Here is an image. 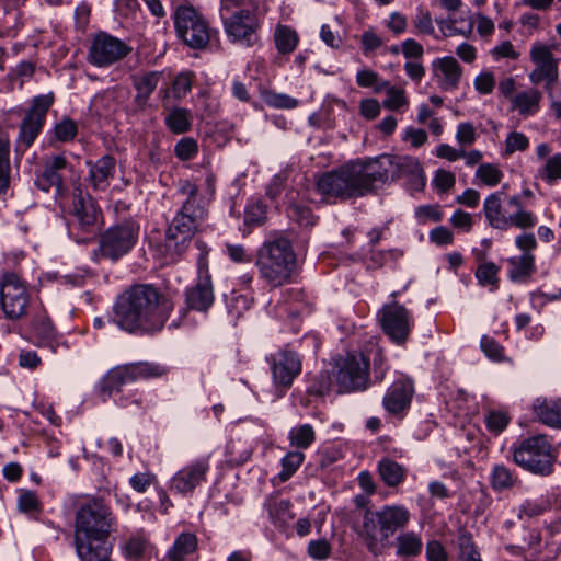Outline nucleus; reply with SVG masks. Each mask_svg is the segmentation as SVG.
Here are the masks:
<instances>
[{"label": "nucleus", "instance_id": "20e7f679", "mask_svg": "<svg viewBox=\"0 0 561 561\" xmlns=\"http://www.w3.org/2000/svg\"><path fill=\"white\" fill-rule=\"evenodd\" d=\"M513 460L524 470L547 477L553 472L557 456L547 436L535 435L520 442L513 451Z\"/></svg>", "mask_w": 561, "mask_h": 561}, {"label": "nucleus", "instance_id": "3c124183", "mask_svg": "<svg viewBox=\"0 0 561 561\" xmlns=\"http://www.w3.org/2000/svg\"><path fill=\"white\" fill-rule=\"evenodd\" d=\"M288 216L296 220L300 226L311 227L316 224V217L311 209L302 205H290L288 208Z\"/></svg>", "mask_w": 561, "mask_h": 561}, {"label": "nucleus", "instance_id": "f704fd0d", "mask_svg": "<svg viewBox=\"0 0 561 561\" xmlns=\"http://www.w3.org/2000/svg\"><path fill=\"white\" fill-rule=\"evenodd\" d=\"M167 127L174 134H184L191 129V114L187 110L176 107L164 118Z\"/></svg>", "mask_w": 561, "mask_h": 561}, {"label": "nucleus", "instance_id": "7c9ffc66", "mask_svg": "<svg viewBox=\"0 0 561 561\" xmlns=\"http://www.w3.org/2000/svg\"><path fill=\"white\" fill-rule=\"evenodd\" d=\"M377 471L382 482L389 488L400 485L407 477V469L388 457L378 462Z\"/></svg>", "mask_w": 561, "mask_h": 561}, {"label": "nucleus", "instance_id": "473e14b6", "mask_svg": "<svg viewBox=\"0 0 561 561\" xmlns=\"http://www.w3.org/2000/svg\"><path fill=\"white\" fill-rule=\"evenodd\" d=\"M192 240L193 237L167 231L163 244L165 262H175L181 259L187 251Z\"/></svg>", "mask_w": 561, "mask_h": 561}, {"label": "nucleus", "instance_id": "412c9836", "mask_svg": "<svg viewBox=\"0 0 561 561\" xmlns=\"http://www.w3.org/2000/svg\"><path fill=\"white\" fill-rule=\"evenodd\" d=\"M434 76L437 84L445 91L456 90L459 85L462 69L454 57H443L433 61Z\"/></svg>", "mask_w": 561, "mask_h": 561}, {"label": "nucleus", "instance_id": "603ef678", "mask_svg": "<svg viewBox=\"0 0 561 561\" xmlns=\"http://www.w3.org/2000/svg\"><path fill=\"white\" fill-rule=\"evenodd\" d=\"M18 507L21 512L27 514H35L41 510V503L33 491H22L18 500Z\"/></svg>", "mask_w": 561, "mask_h": 561}, {"label": "nucleus", "instance_id": "0e129e2a", "mask_svg": "<svg viewBox=\"0 0 561 561\" xmlns=\"http://www.w3.org/2000/svg\"><path fill=\"white\" fill-rule=\"evenodd\" d=\"M413 23L419 33L435 35V28L430 12L420 11L413 20Z\"/></svg>", "mask_w": 561, "mask_h": 561}, {"label": "nucleus", "instance_id": "72a5a7b5", "mask_svg": "<svg viewBox=\"0 0 561 561\" xmlns=\"http://www.w3.org/2000/svg\"><path fill=\"white\" fill-rule=\"evenodd\" d=\"M197 548V538L192 533H182L168 552L170 561H184Z\"/></svg>", "mask_w": 561, "mask_h": 561}, {"label": "nucleus", "instance_id": "58836bf2", "mask_svg": "<svg viewBox=\"0 0 561 561\" xmlns=\"http://www.w3.org/2000/svg\"><path fill=\"white\" fill-rule=\"evenodd\" d=\"M559 76L558 61L550 60L546 62L535 64L534 70L529 73V80L533 84H539L543 79L557 81Z\"/></svg>", "mask_w": 561, "mask_h": 561}, {"label": "nucleus", "instance_id": "ea45409f", "mask_svg": "<svg viewBox=\"0 0 561 561\" xmlns=\"http://www.w3.org/2000/svg\"><path fill=\"white\" fill-rule=\"evenodd\" d=\"M288 438L291 446L306 449L314 442L316 433L311 425L304 424L291 428Z\"/></svg>", "mask_w": 561, "mask_h": 561}, {"label": "nucleus", "instance_id": "8fccbe9b", "mask_svg": "<svg viewBox=\"0 0 561 561\" xmlns=\"http://www.w3.org/2000/svg\"><path fill=\"white\" fill-rule=\"evenodd\" d=\"M77 124L68 117L62 118L54 127V134L56 139L62 142L72 140L77 136Z\"/></svg>", "mask_w": 561, "mask_h": 561}, {"label": "nucleus", "instance_id": "1a4fd4ad", "mask_svg": "<svg viewBox=\"0 0 561 561\" xmlns=\"http://www.w3.org/2000/svg\"><path fill=\"white\" fill-rule=\"evenodd\" d=\"M168 369L157 363H131L116 366L102 380V392L111 396L122 390L124 385L140 379L158 378L165 375Z\"/></svg>", "mask_w": 561, "mask_h": 561}, {"label": "nucleus", "instance_id": "9b49d317", "mask_svg": "<svg viewBox=\"0 0 561 561\" xmlns=\"http://www.w3.org/2000/svg\"><path fill=\"white\" fill-rule=\"evenodd\" d=\"M55 102L53 92L33 98L31 107L27 110L20 125V131L16 139V147L30 148L46 122V115Z\"/></svg>", "mask_w": 561, "mask_h": 561}, {"label": "nucleus", "instance_id": "f257e3e1", "mask_svg": "<svg viewBox=\"0 0 561 561\" xmlns=\"http://www.w3.org/2000/svg\"><path fill=\"white\" fill-rule=\"evenodd\" d=\"M171 310V302L154 286L139 284L118 296L113 322L129 333H152L163 328Z\"/></svg>", "mask_w": 561, "mask_h": 561}, {"label": "nucleus", "instance_id": "338daca9", "mask_svg": "<svg viewBox=\"0 0 561 561\" xmlns=\"http://www.w3.org/2000/svg\"><path fill=\"white\" fill-rule=\"evenodd\" d=\"M426 558L428 561H447L448 556L439 541L431 540L426 545Z\"/></svg>", "mask_w": 561, "mask_h": 561}, {"label": "nucleus", "instance_id": "79ce46f5", "mask_svg": "<svg viewBox=\"0 0 561 561\" xmlns=\"http://www.w3.org/2000/svg\"><path fill=\"white\" fill-rule=\"evenodd\" d=\"M459 558L461 561H481L471 535L461 533L457 538Z\"/></svg>", "mask_w": 561, "mask_h": 561}, {"label": "nucleus", "instance_id": "0eeeda50", "mask_svg": "<svg viewBox=\"0 0 561 561\" xmlns=\"http://www.w3.org/2000/svg\"><path fill=\"white\" fill-rule=\"evenodd\" d=\"M174 26L178 37L192 49H205L218 35L206 19L194 8L181 5L174 13Z\"/></svg>", "mask_w": 561, "mask_h": 561}, {"label": "nucleus", "instance_id": "13d9d810", "mask_svg": "<svg viewBox=\"0 0 561 561\" xmlns=\"http://www.w3.org/2000/svg\"><path fill=\"white\" fill-rule=\"evenodd\" d=\"M486 427L494 434L501 433L508 425L510 419L504 412L492 411L486 415Z\"/></svg>", "mask_w": 561, "mask_h": 561}, {"label": "nucleus", "instance_id": "a19ab883", "mask_svg": "<svg viewBox=\"0 0 561 561\" xmlns=\"http://www.w3.org/2000/svg\"><path fill=\"white\" fill-rule=\"evenodd\" d=\"M10 142L7 138L0 137V194L7 192L10 185Z\"/></svg>", "mask_w": 561, "mask_h": 561}, {"label": "nucleus", "instance_id": "7ed1b4c3", "mask_svg": "<svg viewBox=\"0 0 561 561\" xmlns=\"http://www.w3.org/2000/svg\"><path fill=\"white\" fill-rule=\"evenodd\" d=\"M255 266L260 279L272 288L291 284L297 271L291 241L278 233L270 236L257 250Z\"/></svg>", "mask_w": 561, "mask_h": 561}, {"label": "nucleus", "instance_id": "4468645a", "mask_svg": "<svg viewBox=\"0 0 561 561\" xmlns=\"http://www.w3.org/2000/svg\"><path fill=\"white\" fill-rule=\"evenodd\" d=\"M222 23L225 32L231 42L245 46L255 44L259 21L256 15L250 10H239L230 16L224 18Z\"/></svg>", "mask_w": 561, "mask_h": 561}, {"label": "nucleus", "instance_id": "69168bd1", "mask_svg": "<svg viewBox=\"0 0 561 561\" xmlns=\"http://www.w3.org/2000/svg\"><path fill=\"white\" fill-rule=\"evenodd\" d=\"M495 87V77L492 72L485 71L481 72L474 79V88L481 94H490Z\"/></svg>", "mask_w": 561, "mask_h": 561}, {"label": "nucleus", "instance_id": "6ab92c4d", "mask_svg": "<svg viewBox=\"0 0 561 561\" xmlns=\"http://www.w3.org/2000/svg\"><path fill=\"white\" fill-rule=\"evenodd\" d=\"M208 470V459H198L185 466L173 476L171 479V489L182 494L192 493L206 480Z\"/></svg>", "mask_w": 561, "mask_h": 561}, {"label": "nucleus", "instance_id": "2f4dec72", "mask_svg": "<svg viewBox=\"0 0 561 561\" xmlns=\"http://www.w3.org/2000/svg\"><path fill=\"white\" fill-rule=\"evenodd\" d=\"M508 264L511 266L508 276L513 282H526L536 271L535 256L531 253L511 257Z\"/></svg>", "mask_w": 561, "mask_h": 561}, {"label": "nucleus", "instance_id": "774afa93", "mask_svg": "<svg viewBox=\"0 0 561 561\" xmlns=\"http://www.w3.org/2000/svg\"><path fill=\"white\" fill-rule=\"evenodd\" d=\"M430 239L437 245H446L453 243L454 234L448 228L439 226L430 232Z\"/></svg>", "mask_w": 561, "mask_h": 561}, {"label": "nucleus", "instance_id": "4be33fe9", "mask_svg": "<svg viewBox=\"0 0 561 561\" xmlns=\"http://www.w3.org/2000/svg\"><path fill=\"white\" fill-rule=\"evenodd\" d=\"M214 302L210 276L205 275L186 290L187 307L197 311H206Z\"/></svg>", "mask_w": 561, "mask_h": 561}, {"label": "nucleus", "instance_id": "de8ad7c7", "mask_svg": "<svg viewBox=\"0 0 561 561\" xmlns=\"http://www.w3.org/2000/svg\"><path fill=\"white\" fill-rule=\"evenodd\" d=\"M178 214L185 216L199 225L206 215V210L199 205L197 197H193L185 199Z\"/></svg>", "mask_w": 561, "mask_h": 561}, {"label": "nucleus", "instance_id": "dca6fc26", "mask_svg": "<svg viewBox=\"0 0 561 561\" xmlns=\"http://www.w3.org/2000/svg\"><path fill=\"white\" fill-rule=\"evenodd\" d=\"M354 162L360 169L359 181L365 195L373 192L377 183H386L389 176L392 178L390 154Z\"/></svg>", "mask_w": 561, "mask_h": 561}, {"label": "nucleus", "instance_id": "423d86ee", "mask_svg": "<svg viewBox=\"0 0 561 561\" xmlns=\"http://www.w3.org/2000/svg\"><path fill=\"white\" fill-rule=\"evenodd\" d=\"M359 167L348 162L342 167L322 173L317 180V190L324 196L348 199L364 196L359 181Z\"/></svg>", "mask_w": 561, "mask_h": 561}, {"label": "nucleus", "instance_id": "c85d7f7f", "mask_svg": "<svg viewBox=\"0 0 561 561\" xmlns=\"http://www.w3.org/2000/svg\"><path fill=\"white\" fill-rule=\"evenodd\" d=\"M31 339L38 346L50 345L56 337V330L45 312L33 316L31 321Z\"/></svg>", "mask_w": 561, "mask_h": 561}, {"label": "nucleus", "instance_id": "6e6552de", "mask_svg": "<svg viewBox=\"0 0 561 561\" xmlns=\"http://www.w3.org/2000/svg\"><path fill=\"white\" fill-rule=\"evenodd\" d=\"M139 238V225L135 221H124L107 228L100 236L95 255L117 261L136 245Z\"/></svg>", "mask_w": 561, "mask_h": 561}, {"label": "nucleus", "instance_id": "f8f14e48", "mask_svg": "<svg viewBox=\"0 0 561 561\" xmlns=\"http://www.w3.org/2000/svg\"><path fill=\"white\" fill-rule=\"evenodd\" d=\"M339 392L363 391L369 386V359L363 354H348L335 374Z\"/></svg>", "mask_w": 561, "mask_h": 561}, {"label": "nucleus", "instance_id": "c03bdc74", "mask_svg": "<svg viewBox=\"0 0 561 561\" xmlns=\"http://www.w3.org/2000/svg\"><path fill=\"white\" fill-rule=\"evenodd\" d=\"M538 174L548 183L561 180V153L548 158L545 165L539 169Z\"/></svg>", "mask_w": 561, "mask_h": 561}, {"label": "nucleus", "instance_id": "680f3d73", "mask_svg": "<svg viewBox=\"0 0 561 561\" xmlns=\"http://www.w3.org/2000/svg\"><path fill=\"white\" fill-rule=\"evenodd\" d=\"M331 552L330 543L325 539L313 540L308 545V553L311 558L323 560L329 557Z\"/></svg>", "mask_w": 561, "mask_h": 561}, {"label": "nucleus", "instance_id": "37998d69", "mask_svg": "<svg viewBox=\"0 0 561 561\" xmlns=\"http://www.w3.org/2000/svg\"><path fill=\"white\" fill-rule=\"evenodd\" d=\"M500 268L492 262L481 264L477 272L476 277L479 283L483 286H491L492 289H497L499 287V273Z\"/></svg>", "mask_w": 561, "mask_h": 561}, {"label": "nucleus", "instance_id": "c756f323", "mask_svg": "<svg viewBox=\"0 0 561 561\" xmlns=\"http://www.w3.org/2000/svg\"><path fill=\"white\" fill-rule=\"evenodd\" d=\"M542 94L537 89L520 91L512 98V110L523 117L535 115L540 108Z\"/></svg>", "mask_w": 561, "mask_h": 561}, {"label": "nucleus", "instance_id": "49530a36", "mask_svg": "<svg viewBox=\"0 0 561 561\" xmlns=\"http://www.w3.org/2000/svg\"><path fill=\"white\" fill-rule=\"evenodd\" d=\"M304 459L305 455L301 451H289L282 460L280 479L283 481L288 480L301 466Z\"/></svg>", "mask_w": 561, "mask_h": 561}, {"label": "nucleus", "instance_id": "e2e57ef3", "mask_svg": "<svg viewBox=\"0 0 561 561\" xmlns=\"http://www.w3.org/2000/svg\"><path fill=\"white\" fill-rule=\"evenodd\" d=\"M156 481V477L149 472L134 474L129 479L131 488L139 493H144Z\"/></svg>", "mask_w": 561, "mask_h": 561}, {"label": "nucleus", "instance_id": "ddd939ff", "mask_svg": "<svg viewBox=\"0 0 561 561\" xmlns=\"http://www.w3.org/2000/svg\"><path fill=\"white\" fill-rule=\"evenodd\" d=\"M378 316L385 334L394 343L404 344L413 327L411 312L404 306L392 301L385 305Z\"/></svg>", "mask_w": 561, "mask_h": 561}, {"label": "nucleus", "instance_id": "5701e85b", "mask_svg": "<svg viewBox=\"0 0 561 561\" xmlns=\"http://www.w3.org/2000/svg\"><path fill=\"white\" fill-rule=\"evenodd\" d=\"M410 514L402 506H388L377 513V519L383 538L393 535L409 522Z\"/></svg>", "mask_w": 561, "mask_h": 561}, {"label": "nucleus", "instance_id": "5fc2aeb1", "mask_svg": "<svg viewBox=\"0 0 561 561\" xmlns=\"http://www.w3.org/2000/svg\"><path fill=\"white\" fill-rule=\"evenodd\" d=\"M408 104L404 90L401 88H389L383 100V106L390 111H397Z\"/></svg>", "mask_w": 561, "mask_h": 561}, {"label": "nucleus", "instance_id": "39448f33", "mask_svg": "<svg viewBox=\"0 0 561 561\" xmlns=\"http://www.w3.org/2000/svg\"><path fill=\"white\" fill-rule=\"evenodd\" d=\"M101 208L90 195H78L68 215V231L77 242L93 240L103 227Z\"/></svg>", "mask_w": 561, "mask_h": 561}, {"label": "nucleus", "instance_id": "bf43d9fd", "mask_svg": "<svg viewBox=\"0 0 561 561\" xmlns=\"http://www.w3.org/2000/svg\"><path fill=\"white\" fill-rule=\"evenodd\" d=\"M415 217L422 224L426 222V220L438 222L443 219V213L438 205H424L415 209Z\"/></svg>", "mask_w": 561, "mask_h": 561}, {"label": "nucleus", "instance_id": "052dcab7", "mask_svg": "<svg viewBox=\"0 0 561 561\" xmlns=\"http://www.w3.org/2000/svg\"><path fill=\"white\" fill-rule=\"evenodd\" d=\"M266 219L265 209L260 204L250 205L245 209L244 222L248 226H260Z\"/></svg>", "mask_w": 561, "mask_h": 561}, {"label": "nucleus", "instance_id": "2eb2a0df", "mask_svg": "<svg viewBox=\"0 0 561 561\" xmlns=\"http://www.w3.org/2000/svg\"><path fill=\"white\" fill-rule=\"evenodd\" d=\"M130 48L121 39L105 33L95 36L89 50V60L98 67L110 66L124 58Z\"/></svg>", "mask_w": 561, "mask_h": 561}, {"label": "nucleus", "instance_id": "a878e982", "mask_svg": "<svg viewBox=\"0 0 561 561\" xmlns=\"http://www.w3.org/2000/svg\"><path fill=\"white\" fill-rule=\"evenodd\" d=\"M391 159V168H392V179H399L402 176H413L419 180L420 185H425V178L423 168L419 161V159L411 156H392Z\"/></svg>", "mask_w": 561, "mask_h": 561}, {"label": "nucleus", "instance_id": "aec40b11", "mask_svg": "<svg viewBox=\"0 0 561 561\" xmlns=\"http://www.w3.org/2000/svg\"><path fill=\"white\" fill-rule=\"evenodd\" d=\"M413 394V382L407 378L398 379L387 390L382 405L388 413L397 415L410 407Z\"/></svg>", "mask_w": 561, "mask_h": 561}, {"label": "nucleus", "instance_id": "a211bd4d", "mask_svg": "<svg viewBox=\"0 0 561 561\" xmlns=\"http://www.w3.org/2000/svg\"><path fill=\"white\" fill-rule=\"evenodd\" d=\"M71 169L64 154L51 156L45 159L44 169L36 175L35 185L43 192L56 190L57 194L64 191V171Z\"/></svg>", "mask_w": 561, "mask_h": 561}, {"label": "nucleus", "instance_id": "4d7b16f0", "mask_svg": "<svg viewBox=\"0 0 561 561\" xmlns=\"http://www.w3.org/2000/svg\"><path fill=\"white\" fill-rule=\"evenodd\" d=\"M507 229L512 226L527 229L535 226L536 219L530 211L523 209L516 210L515 214H512L507 217Z\"/></svg>", "mask_w": 561, "mask_h": 561}, {"label": "nucleus", "instance_id": "864d4df0", "mask_svg": "<svg viewBox=\"0 0 561 561\" xmlns=\"http://www.w3.org/2000/svg\"><path fill=\"white\" fill-rule=\"evenodd\" d=\"M529 140L523 133L512 131L505 139V154L511 156L515 151H524L528 148Z\"/></svg>", "mask_w": 561, "mask_h": 561}, {"label": "nucleus", "instance_id": "09e8293b", "mask_svg": "<svg viewBox=\"0 0 561 561\" xmlns=\"http://www.w3.org/2000/svg\"><path fill=\"white\" fill-rule=\"evenodd\" d=\"M476 176L479 178L485 185L495 186L500 183L503 173L494 164L483 163L477 169Z\"/></svg>", "mask_w": 561, "mask_h": 561}, {"label": "nucleus", "instance_id": "bb28decb", "mask_svg": "<svg viewBox=\"0 0 561 561\" xmlns=\"http://www.w3.org/2000/svg\"><path fill=\"white\" fill-rule=\"evenodd\" d=\"M503 197H506L504 192L490 194L483 203V211L492 228L506 230L508 216L503 210Z\"/></svg>", "mask_w": 561, "mask_h": 561}, {"label": "nucleus", "instance_id": "9d476101", "mask_svg": "<svg viewBox=\"0 0 561 561\" xmlns=\"http://www.w3.org/2000/svg\"><path fill=\"white\" fill-rule=\"evenodd\" d=\"M0 305L10 320H20L27 314L31 294L26 283L14 273H4L1 277Z\"/></svg>", "mask_w": 561, "mask_h": 561}, {"label": "nucleus", "instance_id": "a18cd8bd", "mask_svg": "<svg viewBox=\"0 0 561 561\" xmlns=\"http://www.w3.org/2000/svg\"><path fill=\"white\" fill-rule=\"evenodd\" d=\"M198 226L195 221L176 213L167 231L194 237Z\"/></svg>", "mask_w": 561, "mask_h": 561}, {"label": "nucleus", "instance_id": "e433bc0d", "mask_svg": "<svg viewBox=\"0 0 561 561\" xmlns=\"http://www.w3.org/2000/svg\"><path fill=\"white\" fill-rule=\"evenodd\" d=\"M491 485L496 491L512 489L517 482V476L504 465H495L491 471Z\"/></svg>", "mask_w": 561, "mask_h": 561}, {"label": "nucleus", "instance_id": "f03ea898", "mask_svg": "<svg viewBox=\"0 0 561 561\" xmlns=\"http://www.w3.org/2000/svg\"><path fill=\"white\" fill-rule=\"evenodd\" d=\"M115 516L106 502L99 496L84 497L78 503L75 515V546L77 554L91 559V550L104 553L103 543L115 530Z\"/></svg>", "mask_w": 561, "mask_h": 561}, {"label": "nucleus", "instance_id": "4c0bfd02", "mask_svg": "<svg viewBox=\"0 0 561 561\" xmlns=\"http://www.w3.org/2000/svg\"><path fill=\"white\" fill-rule=\"evenodd\" d=\"M422 540L414 533H404L397 538V554L403 557L417 556L422 550Z\"/></svg>", "mask_w": 561, "mask_h": 561}, {"label": "nucleus", "instance_id": "c9c22d12", "mask_svg": "<svg viewBox=\"0 0 561 561\" xmlns=\"http://www.w3.org/2000/svg\"><path fill=\"white\" fill-rule=\"evenodd\" d=\"M275 45L280 54L293 53L299 42L297 33L288 26L279 25L274 34Z\"/></svg>", "mask_w": 561, "mask_h": 561}, {"label": "nucleus", "instance_id": "393cba45", "mask_svg": "<svg viewBox=\"0 0 561 561\" xmlns=\"http://www.w3.org/2000/svg\"><path fill=\"white\" fill-rule=\"evenodd\" d=\"M161 73L158 71L146 72L141 76L133 77V85L137 91L134 103L137 111H142L148 106V100L156 90Z\"/></svg>", "mask_w": 561, "mask_h": 561}, {"label": "nucleus", "instance_id": "6e6d98bb", "mask_svg": "<svg viewBox=\"0 0 561 561\" xmlns=\"http://www.w3.org/2000/svg\"><path fill=\"white\" fill-rule=\"evenodd\" d=\"M175 156L182 160H191L193 159L198 151L197 142L190 137L182 138L175 146Z\"/></svg>", "mask_w": 561, "mask_h": 561}, {"label": "nucleus", "instance_id": "f3484780", "mask_svg": "<svg viewBox=\"0 0 561 561\" xmlns=\"http://www.w3.org/2000/svg\"><path fill=\"white\" fill-rule=\"evenodd\" d=\"M274 382L278 386L290 387L301 371V360L297 353L282 350L271 356Z\"/></svg>", "mask_w": 561, "mask_h": 561}, {"label": "nucleus", "instance_id": "b1692460", "mask_svg": "<svg viewBox=\"0 0 561 561\" xmlns=\"http://www.w3.org/2000/svg\"><path fill=\"white\" fill-rule=\"evenodd\" d=\"M115 165L116 160L110 154L101 157L91 164L89 182L94 191H105L110 186V179L114 175Z\"/></svg>", "mask_w": 561, "mask_h": 561}, {"label": "nucleus", "instance_id": "cd10ccee", "mask_svg": "<svg viewBox=\"0 0 561 561\" xmlns=\"http://www.w3.org/2000/svg\"><path fill=\"white\" fill-rule=\"evenodd\" d=\"M533 409L542 424L561 428V399L538 398L534 402Z\"/></svg>", "mask_w": 561, "mask_h": 561}]
</instances>
